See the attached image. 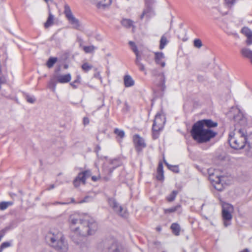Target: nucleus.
Returning a JSON list of instances; mask_svg holds the SVG:
<instances>
[{"instance_id":"obj_1","label":"nucleus","mask_w":252,"mask_h":252,"mask_svg":"<svg viewBox=\"0 0 252 252\" xmlns=\"http://www.w3.org/2000/svg\"><path fill=\"white\" fill-rule=\"evenodd\" d=\"M70 228L72 231V239L77 244H79L84 237L94 234L97 229V224L88 215L74 213L69 218Z\"/></svg>"},{"instance_id":"obj_2","label":"nucleus","mask_w":252,"mask_h":252,"mask_svg":"<svg viewBox=\"0 0 252 252\" xmlns=\"http://www.w3.org/2000/svg\"><path fill=\"white\" fill-rule=\"evenodd\" d=\"M46 241L52 247L60 252H67L68 246L63 234L57 230L49 232L46 236Z\"/></svg>"},{"instance_id":"obj_3","label":"nucleus","mask_w":252,"mask_h":252,"mask_svg":"<svg viewBox=\"0 0 252 252\" xmlns=\"http://www.w3.org/2000/svg\"><path fill=\"white\" fill-rule=\"evenodd\" d=\"M247 132L244 128H235L228 135L230 146L236 150L242 149L246 145Z\"/></svg>"},{"instance_id":"obj_4","label":"nucleus","mask_w":252,"mask_h":252,"mask_svg":"<svg viewBox=\"0 0 252 252\" xmlns=\"http://www.w3.org/2000/svg\"><path fill=\"white\" fill-rule=\"evenodd\" d=\"M129 44L136 56L135 60V64L140 71L144 72L146 74V70L145 65L142 63V57H144L145 60L148 61L151 57L149 52L146 49L138 50L135 44L132 41H129Z\"/></svg>"},{"instance_id":"obj_5","label":"nucleus","mask_w":252,"mask_h":252,"mask_svg":"<svg viewBox=\"0 0 252 252\" xmlns=\"http://www.w3.org/2000/svg\"><path fill=\"white\" fill-rule=\"evenodd\" d=\"M192 138L198 143L205 142V120L195 123L190 131Z\"/></svg>"},{"instance_id":"obj_6","label":"nucleus","mask_w":252,"mask_h":252,"mask_svg":"<svg viewBox=\"0 0 252 252\" xmlns=\"http://www.w3.org/2000/svg\"><path fill=\"white\" fill-rule=\"evenodd\" d=\"M208 173V179L214 188L219 191L223 190L224 177L220 175L219 172L214 169H209Z\"/></svg>"},{"instance_id":"obj_7","label":"nucleus","mask_w":252,"mask_h":252,"mask_svg":"<svg viewBox=\"0 0 252 252\" xmlns=\"http://www.w3.org/2000/svg\"><path fill=\"white\" fill-rule=\"evenodd\" d=\"M165 123V118L164 115L158 113L155 116L153 125V137L157 139L159 136V132L162 130Z\"/></svg>"},{"instance_id":"obj_8","label":"nucleus","mask_w":252,"mask_h":252,"mask_svg":"<svg viewBox=\"0 0 252 252\" xmlns=\"http://www.w3.org/2000/svg\"><path fill=\"white\" fill-rule=\"evenodd\" d=\"M233 212L234 208L232 205L226 203L222 204L221 215L223 225L225 227H227L231 224Z\"/></svg>"},{"instance_id":"obj_9","label":"nucleus","mask_w":252,"mask_h":252,"mask_svg":"<svg viewBox=\"0 0 252 252\" xmlns=\"http://www.w3.org/2000/svg\"><path fill=\"white\" fill-rule=\"evenodd\" d=\"M64 14L72 28L75 29H79L80 27V22L73 14L69 6L67 4H65L64 5Z\"/></svg>"},{"instance_id":"obj_10","label":"nucleus","mask_w":252,"mask_h":252,"mask_svg":"<svg viewBox=\"0 0 252 252\" xmlns=\"http://www.w3.org/2000/svg\"><path fill=\"white\" fill-rule=\"evenodd\" d=\"M108 203L113 210L122 217H126L127 216L126 210L120 206L114 198H109Z\"/></svg>"},{"instance_id":"obj_11","label":"nucleus","mask_w":252,"mask_h":252,"mask_svg":"<svg viewBox=\"0 0 252 252\" xmlns=\"http://www.w3.org/2000/svg\"><path fill=\"white\" fill-rule=\"evenodd\" d=\"M91 175V173L90 170H86L79 173L74 181V186L77 187L81 183L85 184L86 179L90 177Z\"/></svg>"},{"instance_id":"obj_12","label":"nucleus","mask_w":252,"mask_h":252,"mask_svg":"<svg viewBox=\"0 0 252 252\" xmlns=\"http://www.w3.org/2000/svg\"><path fill=\"white\" fill-rule=\"evenodd\" d=\"M91 1L98 9H104L109 7L112 0H91Z\"/></svg>"},{"instance_id":"obj_13","label":"nucleus","mask_w":252,"mask_h":252,"mask_svg":"<svg viewBox=\"0 0 252 252\" xmlns=\"http://www.w3.org/2000/svg\"><path fill=\"white\" fill-rule=\"evenodd\" d=\"M165 55L162 52L155 53V61L157 64L163 67L165 66Z\"/></svg>"},{"instance_id":"obj_14","label":"nucleus","mask_w":252,"mask_h":252,"mask_svg":"<svg viewBox=\"0 0 252 252\" xmlns=\"http://www.w3.org/2000/svg\"><path fill=\"white\" fill-rule=\"evenodd\" d=\"M55 79L57 83L64 84L69 82L71 80V75L70 73L58 74L55 76Z\"/></svg>"},{"instance_id":"obj_15","label":"nucleus","mask_w":252,"mask_h":252,"mask_svg":"<svg viewBox=\"0 0 252 252\" xmlns=\"http://www.w3.org/2000/svg\"><path fill=\"white\" fill-rule=\"evenodd\" d=\"M133 140L137 149L143 148L146 146L144 139L138 134H135L133 136Z\"/></svg>"},{"instance_id":"obj_16","label":"nucleus","mask_w":252,"mask_h":252,"mask_svg":"<svg viewBox=\"0 0 252 252\" xmlns=\"http://www.w3.org/2000/svg\"><path fill=\"white\" fill-rule=\"evenodd\" d=\"M217 134L218 131L216 129L206 128V147L207 146V143L215 138Z\"/></svg>"},{"instance_id":"obj_17","label":"nucleus","mask_w":252,"mask_h":252,"mask_svg":"<svg viewBox=\"0 0 252 252\" xmlns=\"http://www.w3.org/2000/svg\"><path fill=\"white\" fill-rule=\"evenodd\" d=\"M233 118L235 122L241 126H244L247 125V119L240 112H239L236 115L234 116Z\"/></svg>"},{"instance_id":"obj_18","label":"nucleus","mask_w":252,"mask_h":252,"mask_svg":"<svg viewBox=\"0 0 252 252\" xmlns=\"http://www.w3.org/2000/svg\"><path fill=\"white\" fill-rule=\"evenodd\" d=\"M247 154L249 157H252V133L247 135L246 145Z\"/></svg>"},{"instance_id":"obj_19","label":"nucleus","mask_w":252,"mask_h":252,"mask_svg":"<svg viewBox=\"0 0 252 252\" xmlns=\"http://www.w3.org/2000/svg\"><path fill=\"white\" fill-rule=\"evenodd\" d=\"M55 16L52 14L50 10L49 11L48 17L46 22L44 23L45 28L47 29L53 26L54 23Z\"/></svg>"},{"instance_id":"obj_20","label":"nucleus","mask_w":252,"mask_h":252,"mask_svg":"<svg viewBox=\"0 0 252 252\" xmlns=\"http://www.w3.org/2000/svg\"><path fill=\"white\" fill-rule=\"evenodd\" d=\"M218 126V123L217 121H213L211 119H206V128L215 129Z\"/></svg>"},{"instance_id":"obj_21","label":"nucleus","mask_w":252,"mask_h":252,"mask_svg":"<svg viewBox=\"0 0 252 252\" xmlns=\"http://www.w3.org/2000/svg\"><path fill=\"white\" fill-rule=\"evenodd\" d=\"M124 84L126 87H130L134 85V82L130 76L127 75L124 77Z\"/></svg>"},{"instance_id":"obj_22","label":"nucleus","mask_w":252,"mask_h":252,"mask_svg":"<svg viewBox=\"0 0 252 252\" xmlns=\"http://www.w3.org/2000/svg\"><path fill=\"white\" fill-rule=\"evenodd\" d=\"M117 162L116 159L113 160L107 167H105V171L111 173L115 168L119 166L118 164H116Z\"/></svg>"},{"instance_id":"obj_23","label":"nucleus","mask_w":252,"mask_h":252,"mask_svg":"<svg viewBox=\"0 0 252 252\" xmlns=\"http://www.w3.org/2000/svg\"><path fill=\"white\" fill-rule=\"evenodd\" d=\"M154 2V0H145L146 4L147 6H148V7L146 9H145L143 11L142 14L140 16V19H143L144 15H146L148 12H149L151 10V8L150 7V5L151 4L153 3Z\"/></svg>"},{"instance_id":"obj_24","label":"nucleus","mask_w":252,"mask_h":252,"mask_svg":"<svg viewBox=\"0 0 252 252\" xmlns=\"http://www.w3.org/2000/svg\"><path fill=\"white\" fill-rule=\"evenodd\" d=\"M121 248L118 246V243L115 242L109 248L108 252H121Z\"/></svg>"},{"instance_id":"obj_25","label":"nucleus","mask_w":252,"mask_h":252,"mask_svg":"<svg viewBox=\"0 0 252 252\" xmlns=\"http://www.w3.org/2000/svg\"><path fill=\"white\" fill-rule=\"evenodd\" d=\"M242 55L246 58H249L252 54V51L247 48H243L241 50Z\"/></svg>"},{"instance_id":"obj_26","label":"nucleus","mask_w":252,"mask_h":252,"mask_svg":"<svg viewBox=\"0 0 252 252\" xmlns=\"http://www.w3.org/2000/svg\"><path fill=\"white\" fill-rule=\"evenodd\" d=\"M168 41L165 35H163L160 40L159 49L162 50L164 48Z\"/></svg>"},{"instance_id":"obj_27","label":"nucleus","mask_w":252,"mask_h":252,"mask_svg":"<svg viewBox=\"0 0 252 252\" xmlns=\"http://www.w3.org/2000/svg\"><path fill=\"white\" fill-rule=\"evenodd\" d=\"M97 48L94 45L83 46V50L86 53H93Z\"/></svg>"},{"instance_id":"obj_28","label":"nucleus","mask_w":252,"mask_h":252,"mask_svg":"<svg viewBox=\"0 0 252 252\" xmlns=\"http://www.w3.org/2000/svg\"><path fill=\"white\" fill-rule=\"evenodd\" d=\"M171 228L175 235H179L180 228V226L177 223H173L171 226Z\"/></svg>"},{"instance_id":"obj_29","label":"nucleus","mask_w":252,"mask_h":252,"mask_svg":"<svg viewBox=\"0 0 252 252\" xmlns=\"http://www.w3.org/2000/svg\"><path fill=\"white\" fill-rule=\"evenodd\" d=\"M241 32L246 37L252 36V31L248 27H245L241 30Z\"/></svg>"},{"instance_id":"obj_30","label":"nucleus","mask_w":252,"mask_h":252,"mask_svg":"<svg viewBox=\"0 0 252 252\" xmlns=\"http://www.w3.org/2000/svg\"><path fill=\"white\" fill-rule=\"evenodd\" d=\"M13 204V202L11 201H3L0 202V210H4L8 207L11 206Z\"/></svg>"},{"instance_id":"obj_31","label":"nucleus","mask_w":252,"mask_h":252,"mask_svg":"<svg viewBox=\"0 0 252 252\" xmlns=\"http://www.w3.org/2000/svg\"><path fill=\"white\" fill-rule=\"evenodd\" d=\"M177 194V191L173 190L169 195L167 196V200L169 202L173 201L176 198Z\"/></svg>"},{"instance_id":"obj_32","label":"nucleus","mask_w":252,"mask_h":252,"mask_svg":"<svg viewBox=\"0 0 252 252\" xmlns=\"http://www.w3.org/2000/svg\"><path fill=\"white\" fill-rule=\"evenodd\" d=\"M57 61V59L56 58H50L47 63V65L49 68L52 67L54 64L56 63Z\"/></svg>"},{"instance_id":"obj_33","label":"nucleus","mask_w":252,"mask_h":252,"mask_svg":"<svg viewBox=\"0 0 252 252\" xmlns=\"http://www.w3.org/2000/svg\"><path fill=\"white\" fill-rule=\"evenodd\" d=\"M237 0H224V4L228 8H231L236 3Z\"/></svg>"},{"instance_id":"obj_34","label":"nucleus","mask_w":252,"mask_h":252,"mask_svg":"<svg viewBox=\"0 0 252 252\" xmlns=\"http://www.w3.org/2000/svg\"><path fill=\"white\" fill-rule=\"evenodd\" d=\"M180 207H181V205H178L175 207H172V208H170L169 209H165L164 212L165 213H171L176 211Z\"/></svg>"},{"instance_id":"obj_35","label":"nucleus","mask_w":252,"mask_h":252,"mask_svg":"<svg viewBox=\"0 0 252 252\" xmlns=\"http://www.w3.org/2000/svg\"><path fill=\"white\" fill-rule=\"evenodd\" d=\"M122 24L126 27H130L132 25V21L129 19H126L122 20Z\"/></svg>"},{"instance_id":"obj_36","label":"nucleus","mask_w":252,"mask_h":252,"mask_svg":"<svg viewBox=\"0 0 252 252\" xmlns=\"http://www.w3.org/2000/svg\"><path fill=\"white\" fill-rule=\"evenodd\" d=\"M164 163L170 170H172V171H173L175 173H178L179 172V168L177 166H173V165H169L165 161H164Z\"/></svg>"},{"instance_id":"obj_37","label":"nucleus","mask_w":252,"mask_h":252,"mask_svg":"<svg viewBox=\"0 0 252 252\" xmlns=\"http://www.w3.org/2000/svg\"><path fill=\"white\" fill-rule=\"evenodd\" d=\"M114 132L117 136L122 138L125 136V133L124 130L116 128L114 130Z\"/></svg>"},{"instance_id":"obj_38","label":"nucleus","mask_w":252,"mask_h":252,"mask_svg":"<svg viewBox=\"0 0 252 252\" xmlns=\"http://www.w3.org/2000/svg\"><path fill=\"white\" fill-rule=\"evenodd\" d=\"M82 68L84 71L87 72L92 68V66L88 63H85L82 65Z\"/></svg>"},{"instance_id":"obj_39","label":"nucleus","mask_w":252,"mask_h":252,"mask_svg":"<svg viewBox=\"0 0 252 252\" xmlns=\"http://www.w3.org/2000/svg\"><path fill=\"white\" fill-rule=\"evenodd\" d=\"M70 203H76L75 201V200L73 198H71V201L70 202H55L53 203V205H58V204H61V205H67V204H70Z\"/></svg>"},{"instance_id":"obj_40","label":"nucleus","mask_w":252,"mask_h":252,"mask_svg":"<svg viewBox=\"0 0 252 252\" xmlns=\"http://www.w3.org/2000/svg\"><path fill=\"white\" fill-rule=\"evenodd\" d=\"M193 44L194 47L197 48H200L202 46L201 41L199 39H195L194 40Z\"/></svg>"},{"instance_id":"obj_41","label":"nucleus","mask_w":252,"mask_h":252,"mask_svg":"<svg viewBox=\"0 0 252 252\" xmlns=\"http://www.w3.org/2000/svg\"><path fill=\"white\" fill-rule=\"evenodd\" d=\"M27 101L30 103H33L35 101V98L33 96L27 95H26Z\"/></svg>"},{"instance_id":"obj_42","label":"nucleus","mask_w":252,"mask_h":252,"mask_svg":"<svg viewBox=\"0 0 252 252\" xmlns=\"http://www.w3.org/2000/svg\"><path fill=\"white\" fill-rule=\"evenodd\" d=\"M91 200V198L90 197L87 196H86L83 199L79 201L78 202H77V203H86V202H89Z\"/></svg>"},{"instance_id":"obj_43","label":"nucleus","mask_w":252,"mask_h":252,"mask_svg":"<svg viewBox=\"0 0 252 252\" xmlns=\"http://www.w3.org/2000/svg\"><path fill=\"white\" fill-rule=\"evenodd\" d=\"M216 67H217V66L214 62L208 65V68L211 71H212V69H215Z\"/></svg>"},{"instance_id":"obj_44","label":"nucleus","mask_w":252,"mask_h":252,"mask_svg":"<svg viewBox=\"0 0 252 252\" xmlns=\"http://www.w3.org/2000/svg\"><path fill=\"white\" fill-rule=\"evenodd\" d=\"M10 243L9 242H5L2 243L1 244V245H0V247H1V248L4 249H5L6 248L10 247Z\"/></svg>"},{"instance_id":"obj_45","label":"nucleus","mask_w":252,"mask_h":252,"mask_svg":"<svg viewBox=\"0 0 252 252\" xmlns=\"http://www.w3.org/2000/svg\"><path fill=\"white\" fill-rule=\"evenodd\" d=\"M157 178L158 180H162L164 178L163 173L158 172Z\"/></svg>"},{"instance_id":"obj_46","label":"nucleus","mask_w":252,"mask_h":252,"mask_svg":"<svg viewBox=\"0 0 252 252\" xmlns=\"http://www.w3.org/2000/svg\"><path fill=\"white\" fill-rule=\"evenodd\" d=\"M246 43L248 45H251L252 44V36L247 37V40Z\"/></svg>"},{"instance_id":"obj_47","label":"nucleus","mask_w":252,"mask_h":252,"mask_svg":"<svg viewBox=\"0 0 252 252\" xmlns=\"http://www.w3.org/2000/svg\"><path fill=\"white\" fill-rule=\"evenodd\" d=\"M100 179V175L99 173L98 174L97 176H93L92 177V180L94 182L99 180Z\"/></svg>"},{"instance_id":"obj_48","label":"nucleus","mask_w":252,"mask_h":252,"mask_svg":"<svg viewBox=\"0 0 252 252\" xmlns=\"http://www.w3.org/2000/svg\"><path fill=\"white\" fill-rule=\"evenodd\" d=\"M158 172L163 173V165L161 163H160L158 164Z\"/></svg>"},{"instance_id":"obj_49","label":"nucleus","mask_w":252,"mask_h":252,"mask_svg":"<svg viewBox=\"0 0 252 252\" xmlns=\"http://www.w3.org/2000/svg\"><path fill=\"white\" fill-rule=\"evenodd\" d=\"M162 82L159 84V85L160 86L161 89L164 90V89L165 88V85H164L165 78L163 76H162Z\"/></svg>"},{"instance_id":"obj_50","label":"nucleus","mask_w":252,"mask_h":252,"mask_svg":"<svg viewBox=\"0 0 252 252\" xmlns=\"http://www.w3.org/2000/svg\"><path fill=\"white\" fill-rule=\"evenodd\" d=\"M229 35H233L235 37H239L238 33L236 32H227Z\"/></svg>"},{"instance_id":"obj_51","label":"nucleus","mask_w":252,"mask_h":252,"mask_svg":"<svg viewBox=\"0 0 252 252\" xmlns=\"http://www.w3.org/2000/svg\"><path fill=\"white\" fill-rule=\"evenodd\" d=\"M81 80V76L80 75H78L77 76L76 79L74 81V83H80Z\"/></svg>"},{"instance_id":"obj_52","label":"nucleus","mask_w":252,"mask_h":252,"mask_svg":"<svg viewBox=\"0 0 252 252\" xmlns=\"http://www.w3.org/2000/svg\"><path fill=\"white\" fill-rule=\"evenodd\" d=\"M83 123L84 125H88L89 123V120L88 118L85 117L83 119Z\"/></svg>"},{"instance_id":"obj_53","label":"nucleus","mask_w":252,"mask_h":252,"mask_svg":"<svg viewBox=\"0 0 252 252\" xmlns=\"http://www.w3.org/2000/svg\"><path fill=\"white\" fill-rule=\"evenodd\" d=\"M94 76L95 77H98L99 78V79L100 80L101 82L102 81V78H101V77L100 76V74L99 72H97L96 74H94Z\"/></svg>"},{"instance_id":"obj_54","label":"nucleus","mask_w":252,"mask_h":252,"mask_svg":"<svg viewBox=\"0 0 252 252\" xmlns=\"http://www.w3.org/2000/svg\"><path fill=\"white\" fill-rule=\"evenodd\" d=\"M70 85L73 87L74 89H76L77 88V86L76 85V83L73 82L71 83Z\"/></svg>"},{"instance_id":"obj_55","label":"nucleus","mask_w":252,"mask_h":252,"mask_svg":"<svg viewBox=\"0 0 252 252\" xmlns=\"http://www.w3.org/2000/svg\"><path fill=\"white\" fill-rule=\"evenodd\" d=\"M54 188V185H50V186L49 187V188L48 189V190H50L51 189H53Z\"/></svg>"},{"instance_id":"obj_56","label":"nucleus","mask_w":252,"mask_h":252,"mask_svg":"<svg viewBox=\"0 0 252 252\" xmlns=\"http://www.w3.org/2000/svg\"><path fill=\"white\" fill-rule=\"evenodd\" d=\"M161 229V227H158L157 228V230L158 231H160Z\"/></svg>"},{"instance_id":"obj_57","label":"nucleus","mask_w":252,"mask_h":252,"mask_svg":"<svg viewBox=\"0 0 252 252\" xmlns=\"http://www.w3.org/2000/svg\"><path fill=\"white\" fill-rule=\"evenodd\" d=\"M249 59H250L251 62L252 63V54L251 55V57L249 58Z\"/></svg>"},{"instance_id":"obj_58","label":"nucleus","mask_w":252,"mask_h":252,"mask_svg":"<svg viewBox=\"0 0 252 252\" xmlns=\"http://www.w3.org/2000/svg\"><path fill=\"white\" fill-rule=\"evenodd\" d=\"M3 250V249L2 248H1V247L0 246V252H2Z\"/></svg>"},{"instance_id":"obj_59","label":"nucleus","mask_w":252,"mask_h":252,"mask_svg":"<svg viewBox=\"0 0 252 252\" xmlns=\"http://www.w3.org/2000/svg\"><path fill=\"white\" fill-rule=\"evenodd\" d=\"M2 237V236L0 234V241H1Z\"/></svg>"},{"instance_id":"obj_60","label":"nucleus","mask_w":252,"mask_h":252,"mask_svg":"<svg viewBox=\"0 0 252 252\" xmlns=\"http://www.w3.org/2000/svg\"><path fill=\"white\" fill-rule=\"evenodd\" d=\"M227 14V12H225L224 13H223V14Z\"/></svg>"},{"instance_id":"obj_61","label":"nucleus","mask_w":252,"mask_h":252,"mask_svg":"<svg viewBox=\"0 0 252 252\" xmlns=\"http://www.w3.org/2000/svg\"><path fill=\"white\" fill-rule=\"evenodd\" d=\"M216 141H214L213 143V144H214L215 143Z\"/></svg>"}]
</instances>
